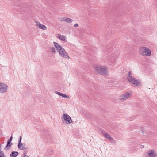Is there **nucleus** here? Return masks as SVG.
<instances>
[{
	"instance_id": "0eeeda50",
	"label": "nucleus",
	"mask_w": 157,
	"mask_h": 157,
	"mask_svg": "<svg viewBox=\"0 0 157 157\" xmlns=\"http://www.w3.org/2000/svg\"><path fill=\"white\" fill-rule=\"evenodd\" d=\"M8 89V86L3 83H0V93L6 92Z\"/></svg>"
},
{
	"instance_id": "1a4fd4ad",
	"label": "nucleus",
	"mask_w": 157,
	"mask_h": 157,
	"mask_svg": "<svg viewBox=\"0 0 157 157\" xmlns=\"http://www.w3.org/2000/svg\"><path fill=\"white\" fill-rule=\"evenodd\" d=\"M37 25L38 26L39 28L43 30H46L47 29V27L44 25L40 23L37 24Z\"/></svg>"
},
{
	"instance_id": "5701e85b",
	"label": "nucleus",
	"mask_w": 157,
	"mask_h": 157,
	"mask_svg": "<svg viewBox=\"0 0 157 157\" xmlns=\"http://www.w3.org/2000/svg\"><path fill=\"white\" fill-rule=\"evenodd\" d=\"M144 147V146L142 145H140V147L141 148H143Z\"/></svg>"
},
{
	"instance_id": "f3484780",
	"label": "nucleus",
	"mask_w": 157,
	"mask_h": 157,
	"mask_svg": "<svg viewBox=\"0 0 157 157\" xmlns=\"http://www.w3.org/2000/svg\"><path fill=\"white\" fill-rule=\"evenodd\" d=\"M50 48L51 49V50L52 53H56V50H55V48L52 47H50Z\"/></svg>"
},
{
	"instance_id": "f257e3e1",
	"label": "nucleus",
	"mask_w": 157,
	"mask_h": 157,
	"mask_svg": "<svg viewBox=\"0 0 157 157\" xmlns=\"http://www.w3.org/2000/svg\"><path fill=\"white\" fill-rule=\"evenodd\" d=\"M53 43L57 51L63 57L66 59L70 58L67 53L60 45L55 42H54Z\"/></svg>"
},
{
	"instance_id": "aec40b11",
	"label": "nucleus",
	"mask_w": 157,
	"mask_h": 157,
	"mask_svg": "<svg viewBox=\"0 0 157 157\" xmlns=\"http://www.w3.org/2000/svg\"><path fill=\"white\" fill-rule=\"evenodd\" d=\"M13 139L12 136H11L8 141L11 142Z\"/></svg>"
},
{
	"instance_id": "423d86ee",
	"label": "nucleus",
	"mask_w": 157,
	"mask_h": 157,
	"mask_svg": "<svg viewBox=\"0 0 157 157\" xmlns=\"http://www.w3.org/2000/svg\"><path fill=\"white\" fill-rule=\"evenodd\" d=\"M131 95L130 93L127 92L120 96V99L121 101H124L129 98Z\"/></svg>"
},
{
	"instance_id": "20e7f679",
	"label": "nucleus",
	"mask_w": 157,
	"mask_h": 157,
	"mask_svg": "<svg viewBox=\"0 0 157 157\" xmlns=\"http://www.w3.org/2000/svg\"><path fill=\"white\" fill-rule=\"evenodd\" d=\"M95 71L100 75H107L106 68L103 66L96 65L95 67Z\"/></svg>"
},
{
	"instance_id": "4be33fe9",
	"label": "nucleus",
	"mask_w": 157,
	"mask_h": 157,
	"mask_svg": "<svg viewBox=\"0 0 157 157\" xmlns=\"http://www.w3.org/2000/svg\"><path fill=\"white\" fill-rule=\"evenodd\" d=\"M55 93H56L57 94L59 95L60 94V92L56 91L55 92Z\"/></svg>"
},
{
	"instance_id": "7ed1b4c3",
	"label": "nucleus",
	"mask_w": 157,
	"mask_h": 157,
	"mask_svg": "<svg viewBox=\"0 0 157 157\" xmlns=\"http://www.w3.org/2000/svg\"><path fill=\"white\" fill-rule=\"evenodd\" d=\"M139 52L140 55L144 56H148L151 54L150 50L146 47H140L139 50Z\"/></svg>"
},
{
	"instance_id": "ddd939ff",
	"label": "nucleus",
	"mask_w": 157,
	"mask_h": 157,
	"mask_svg": "<svg viewBox=\"0 0 157 157\" xmlns=\"http://www.w3.org/2000/svg\"><path fill=\"white\" fill-rule=\"evenodd\" d=\"M62 21H63L66 22L68 23H71L72 22V21H73L72 20L68 18H67L66 19H64L63 18Z\"/></svg>"
},
{
	"instance_id": "b1692460",
	"label": "nucleus",
	"mask_w": 157,
	"mask_h": 157,
	"mask_svg": "<svg viewBox=\"0 0 157 157\" xmlns=\"http://www.w3.org/2000/svg\"><path fill=\"white\" fill-rule=\"evenodd\" d=\"M63 94L62 93H60V94L59 95H60L61 96H62L63 95Z\"/></svg>"
},
{
	"instance_id": "f8f14e48",
	"label": "nucleus",
	"mask_w": 157,
	"mask_h": 157,
	"mask_svg": "<svg viewBox=\"0 0 157 157\" xmlns=\"http://www.w3.org/2000/svg\"><path fill=\"white\" fill-rule=\"evenodd\" d=\"M12 145V143H11V142L8 141L7 145L5 148V149L7 148V150H9L10 149L11 146Z\"/></svg>"
},
{
	"instance_id": "39448f33",
	"label": "nucleus",
	"mask_w": 157,
	"mask_h": 157,
	"mask_svg": "<svg viewBox=\"0 0 157 157\" xmlns=\"http://www.w3.org/2000/svg\"><path fill=\"white\" fill-rule=\"evenodd\" d=\"M63 123L65 124H70L72 123L73 121L69 115L67 114H63L62 117Z\"/></svg>"
},
{
	"instance_id": "4468645a",
	"label": "nucleus",
	"mask_w": 157,
	"mask_h": 157,
	"mask_svg": "<svg viewBox=\"0 0 157 157\" xmlns=\"http://www.w3.org/2000/svg\"><path fill=\"white\" fill-rule=\"evenodd\" d=\"M18 154L17 151H12L10 154L11 157H16Z\"/></svg>"
},
{
	"instance_id": "a211bd4d",
	"label": "nucleus",
	"mask_w": 157,
	"mask_h": 157,
	"mask_svg": "<svg viewBox=\"0 0 157 157\" xmlns=\"http://www.w3.org/2000/svg\"><path fill=\"white\" fill-rule=\"evenodd\" d=\"M0 157H6L2 151H0Z\"/></svg>"
},
{
	"instance_id": "6e6552de",
	"label": "nucleus",
	"mask_w": 157,
	"mask_h": 157,
	"mask_svg": "<svg viewBox=\"0 0 157 157\" xmlns=\"http://www.w3.org/2000/svg\"><path fill=\"white\" fill-rule=\"evenodd\" d=\"M149 157H155L157 156V154L153 150H151L148 152Z\"/></svg>"
},
{
	"instance_id": "9b49d317",
	"label": "nucleus",
	"mask_w": 157,
	"mask_h": 157,
	"mask_svg": "<svg viewBox=\"0 0 157 157\" xmlns=\"http://www.w3.org/2000/svg\"><path fill=\"white\" fill-rule=\"evenodd\" d=\"M57 37L60 40L62 41H65L66 39L65 36L63 35L61 36L60 34H58Z\"/></svg>"
},
{
	"instance_id": "9d476101",
	"label": "nucleus",
	"mask_w": 157,
	"mask_h": 157,
	"mask_svg": "<svg viewBox=\"0 0 157 157\" xmlns=\"http://www.w3.org/2000/svg\"><path fill=\"white\" fill-rule=\"evenodd\" d=\"M104 136L105 138L109 139L110 141L112 142L114 141L113 139L110 137L109 134L107 133H105Z\"/></svg>"
},
{
	"instance_id": "6ab92c4d",
	"label": "nucleus",
	"mask_w": 157,
	"mask_h": 157,
	"mask_svg": "<svg viewBox=\"0 0 157 157\" xmlns=\"http://www.w3.org/2000/svg\"><path fill=\"white\" fill-rule=\"evenodd\" d=\"M62 97L67 98H69V97L68 96L64 94H63Z\"/></svg>"
},
{
	"instance_id": "dca6fc26",
	"label": "nucleus",
	"mask_w": 157,
	"mask_h": 157,
	"mask_svg": "<svg viewBox=\"0 0 157 157\" xmlns=\"http://www.w3.org/2000/svg\"><path fill=\"white\" fill-rule=\"evenodd\" d=\"M21 139H22V136H20L19 139V142H18V147H20V145H21L22 144V143L21 142Z\"/></svg>"
},
{
	"instance_id": "412c9836",
	"label": "nucleus",
	"mask_w": 157,
	"mask_h": 157,
	"mask_svg": "<svg viewBox=\"0 0 157 157\" xmlns=\"http://www.w3.org/2000/svg\"><path fill=\"white\" fill-rule=\"evenodd\" d=\"M78 26V24L76 23V24H75L74 25V27H76Z\"/></svg>"
},
{
	"instance_id": "f03ea898",
	"label": "nucleus",
	"mask_w": 157,
	"mask_h": 157,
	"mask_svg": "<svg viewBox=\"0 0 157 157\" xmlns=\"http://www.w3.org/2000/svg\"><path fill=\"white\" fill-rule=\"evenodd\" d=\"M127 78L128 81L131 83L137 86H140V80L134 78L132 76L131 71H130L128 72V76Z\"/></svg>"
},
{
	"instance_id": "2eb2a0df",
	"label": "nucleus",
	"mask_w": 157,
	"mask_h": 157,
	"mask_svg": "<svg viewBox=\"0 0 157 157\" xmlns=\"http://www.w3.org/2000/svg\"><path fill=\"white\" fill-rule=\"evenodd\" d=\"M22 145H20V147H18V148L20 149L21 150H24L27 149V148H25V143H22Z\"/></svg>"
}]
</instances>
